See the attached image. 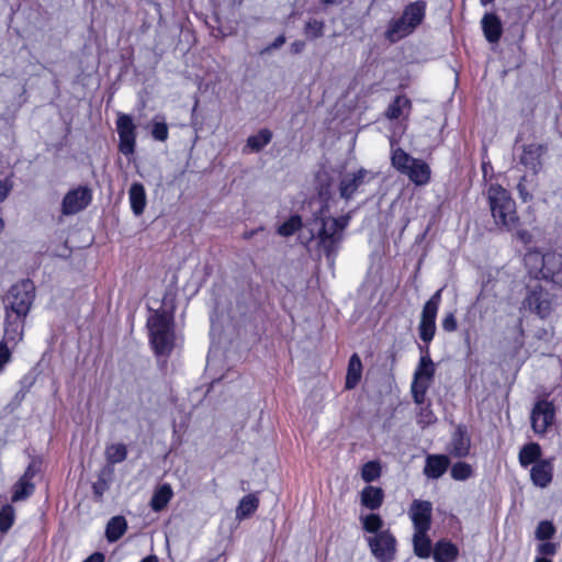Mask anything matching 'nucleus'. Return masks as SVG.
Masks as SVG:
<instances>
[{
    "instance_id": "nucleus-30",
    "label": "nucleus",
    "mask_w": 562,
    "mask_h": 562,
    "mask_svg": "<svg viewBox=\"0 0 562 562\" xmlns=\"http://www.w3.org/2000/svg\"><path fill=\"white\" fill-rule=\"evenodd\" d=\"M414 553L420 559H428L431 554V540L428 531L415 530L413 536Z\"/></svg>"
},
{
    "instance_id": "nucleus-19",
    "label": "nucleus",
    "mask_w": 562,
    "mask_h": 562,
    "mask_svg": "<svg viewBox=\"0 0 562 562\" xmlns=\"http://www.w3.org/2000/svg\"><path fill=\"white\" fill-rule=\"evenodd\" d=\"M546 256L547 252L542 254L537 248L529 249L524 256V265L528 273L537 280L543 278Z\"/></svg>"
},
{
    "instance_id": "nucleus-38",
    "label": "nucleus",
    "mask_w": 562,
    "mask_h": 562,
    "mask_svg": "<svg viewBox=\"0 0 562 562\" xmlns=\"http://www.w3.org/2000/svg\"><path fill=\"white\" fill-rule=\"evenodd\" d=\"M474 474V470L471 464L458 461L456 462L450 470V475L456 481H467L472 477Z\"/></svg>"
},
{
    "instance_id": "nucleus-28",
    "label": "nucleus",
    "mask_w": 562,
    "mask_h": 562,
    "mask_svg": "<svg viewBox=\"0 0 562 562\" xmlns=\"http://www.w3.org/2000/svg\"><path fill=\"white\" fill-rule=\"evenodd\" d=\"M362 376V362L358 353H353L349 358L348 368H347V374H346V381H345V389L346 390H352L355 389Z\"/></svg>"
},
{
    "instance_id": "nucleus-37",
    "label": "nucleus",
    "mask_w": 562,
    "mask_h": 562,
    "mask_svg": "<svg viewBox=\"0 0 562 562\" xmlns=\"http://www.w3.org/2000/svg\"><path fill=\"white\" fill-rule=\"evenodd\" d=\"M325 22L323 20L310 19L305 22L303 33L308 40H317L324 35Z\"/></svg>"
},
{
    "instance_id": "nucleus-8",
    "label": "nucleus",
    "mask_w": 562,
    "mask_h": 562,
    "mask_svg": "<svg viewBox=\"0 0 562 562\" xmlns=\"http://www.w3.org/2000/svg\"><path fill=\"white\" fill-rule=\"evenodd\" d=\"M548 153L549 144L547 142L527 143L520 147L518 160L526 170L532 173V176H538L543 169Z\"/></svg>"
},
{
    "instance_id": "nucleus-31",
    "label": "nucleus",
    "mask_w": 562,
    "mask_h": 562,
    "mask_svg": "<svg viewBox=\"0 0 562 562\" xmlns=\"http://www.w3.org/2000/svg\"><path fill=\"white\" fill-rule=\"evenodd\" d=\"M405 109L408 111L412 109L411 100L404 94L396 95L389 104L385 111V116L389 120H397Z\"/></svg>"
},
{
    "instance_id": "nucleus-48",
    "label": "nucleus",
    "mask_w": 562,
    "mask_h": 562,
    "mask_svg": "<svg viewBox=\"0 0 562 562\" xmlns=\"http://www.w3.org/2000/svg\"><path fill=\"white\" fill-rule=\"evenodd\" d=\"M441 327L446 333H453L458 329V321L454 312H448L441 319Z\"/></svg>"
},
{
    "instance_id": "nucleus-6",
    "label": "nucleus",
    "mask_w": 562,
    "mask_h": 562,
    "mask_svg": "<svg viewBox=\"0 0 562 562\" xmlns=\"http://www.w3.org/2000/svg\"><path fill=\"white\" fill-rule=\"evenodd\" d=\"M442 290L436 291L423 305L418 323V336L423 342H431L436 336V319L441 303Z\"/></svg>"
},
{
    "instance_id": "nucleus-47",
    "label": "nucleus",
    "mask_w": 562,
    "mask_h": 562,
    "mask_svg": "<svg viewBox=\"0 0 562 562\" xmlns=\"http://www.w3.org/2000/svg\"><path fill=\"white\" fill-rule=\"evenodd\" d=\"M559 549V543L551 542L549 540L542 541L537 546V552L540 555L539 558H549L557 554Z\"/></svg>"
},
{
    "instance_id": "nucleus-60",
    "label": "nucleus",
    "mask_w": 562,
    "mask_h": 562,
    "mask_svg": "<svg viewBox=\"0 0 562 562\" xmlns=\"http://www.w3.org/2000/svg\"><path fill=\"white\" fill-rule=\"evenodd\" d=\"M535 562H553V561L551 559H549V558H539V557H537L535 559Z\"/></svg>"
},
{
    "instance_id": "nucleus-34",
    "label": "nucleus",
    "mask_w": 562,
    "mask_h": 562,
    "mask_svg": "<svg viewBox=\"0 0 562 562\" xmlns=\"http://www.w3.org/2000/svg\"><path fill=\"white\" fill-rule=\"evenodd\" d=\"M415 159L401 147L394 149L391 155L392 166L402 173L406 171Z\"/></svg>"
},
{
    "instance_id": "nucleus-21",
    "label": "nucleus",
    "mask_w": 562,
    "mask_h": 562,
    "mask_svg": "<svg viewBox=\"0 0 562 562\" xmlns=\"http://www.w3.org/2000/svg\"><path fill=\"white\" fill-rule=\"evenodd\" d=\"M543 280L562 284V255L549 251L546 256Z\"/></svg>"
},
{
    "instance_id": "nucleus-24",
    "label": "nucleus",
    "mask_w": 562,
    "mask_h": 562,
    "mask_svg": "<svg viewBox=\"0 0 562 562\" xmlns=\"http://www.w3.org/2000/svg\"><path fill=\"white\" fill-rule=\"evenodd\" d=\"M542 449L538 442L531 441L525 443L518 453V461L521 468L535 465L537 462L542 461Z\"/></svg>"
},
{
    "instance_id": "nucleus-55",
    "label": "nucleus",
    "mask_w": 562,
    "mask_h": 562,
    "mask_svg": "<svg viewBox=\"0 0 562 562\" xmlns=\"http://www.w3.org/2000/svg\"><path fill=\"white\" fill-rule=\"evenodd\" d=\"M431 342H423L418 345V350L420 352V358L419 360H426L427 358H430V350H429V346H430Z\"/></svg>"
},
{
    "instance_id": "nucleus-35",
    "label": "nucleus",
    "mask_w": 562,
    "mask_h": 562,
    "mask_svg": "<svg viewBox=\"0 0 562 562\" xmlns=\"http://www.w3.org/2000/svg\"><path fill=\"white\" fill-rule=\"evenodd\" d=\"M258 506L259 499L252 494H247L239 502L237 516L240 518L249 517L257 510Z\"/></svg>"
},
{
    "instance_id": "nucleus-53",
    "label": "nucleus",
    "mask_w": 562,
    "mask_h": 562,
    "mask_svg": "<svg viewBox=\"0 0 562 562\" xmlns=\"http://www.w3.org/2000/svg\"><path fill=\"white\" fill-rule=\"evenodd\" d=\"M305 42L302 40L294 41L290 46V52L293 55H299L305 49Z\"/></svg>"
},
{
    "instance_id": "nucleus-57",
    "label": "nucleus",
    "mask_w": 562,
    "mask_h": 562,
    "mask_svg": "<svg viewBox=\"0 0 562 562\" xmlns=\"http://www.w3.org/2000/svg\"><path fill=\"white\" fill-rule=\"evenodd\" d=\"M105 555L104 553L97 551L90 554L87 559H85L82 562H104Z\"/></svg>"
},
{
    "instance_id": "nucleus-50",
    "label": "nucleus",
    "mask_w": 562,
    "mask_h": 562,
    "mask_svg": "<svg viewBox=\"0 0 562 562\" xmlns=\"http://www.w3.org/2000/svg\"><path fill=\"white\" fill-rule=\"evenodd\" d=\"M11 359V351L8 348L7 344L1 341L0 342V372L3 370L4 366L10 361Z\"/></svg>"
},
{
    "instance_id": "nucleus-58",
    "label": "nucleus",
    "mask_w": 562,
    "mask_h": 562,
    "mask_svg": "<svg viewBox=\"0 0 562 562\" xmlns=\"http://www.w3.org/2000/svg\"><path fill=\"white\" fill-rule=\"evenodd\" d=\"M426 394L427 393H424L423 391H417V390L412 391L414 402L418 405L425 404Z\"/></svg>"
},
{
    "instance_id": "nucleus-15",
    "label": "nucleus",
    "mask_w": 562,
    "mask_h": 562,
    "mask_svg": "<svg viewBox=\"0 0 562 562\" xmlns=\"http://www.w3.org/2000/svg\"><path fill=\"white\" fill-rule=\"evenodd\" d=\"M369 171L359 168L356 172L345 175L339 182V195L341 199L349 201L353 198L358 189L367 182Z\"/></svg>"
},
{
    "instance_id": "nucleus-27",
    "label": "nucleus",
    "mask_w": 562,
    "mask_h": 562,
    "mask_svg": "<svg viewBox=\"0 0 562 562\" xmlns=\"http://www.w3.org/2000/svg\"><path fill=\"white\" fill-rule=\"evenodd\" d=\"M128 525L124 516L110 518L105 527V538L110 543L119 541L127 531Z\"/></svg>"
},
{
    "instance_id": "nucleus-63",
    "label": "nucleus",
    "mask_w": 562,
    "mask_h": 562,
    "mask_svg": "<svg viewBox=\"0 0 562 562\" xmlns=\"http://www.w3.org/2000/svg\"><path fill=\"white\" fill-rule=\"evenodd\" d=\"M494 0H480L481 4L483 5H487L490 3H492Z\"/></svg>"
},
{
    "instance_id": "nucleus-43",
    "label": "nucleus",
    "mask_w": 562,
    "mask_h": 562,
    "mask_svg": "<svg viewBox=\"0 0 562 562\" xmlns=\"http://www.w3.org/2000/svg\"><path fill=\"white\" fill-rule=\"evenodd\" d=\"M109 479L105 477L104 471H102L95 482L92 484V493L95 502H102L104 493L109 490Z\"/></svg>"
},
{
    "instance_id": "nucleus-3",
    "label": "nucleus",
    "mask_w": 562,
    "mask_h": 562,
    "mask_svg": "<svg viewBox=\"0 0 562 562\" xmlns=\"http://www.w3.org/2000/svg\"><path fill=\"white\" fill-rule=\"evenodd\" d=\"M35 285L31 280L13 285L4 297L5 334H18L22 318L29 313L34 300Z\"/></svg>"
},
{
    "instance_id": "nucleus-12",
    "label": "nucleus",
    "mask_w": 562,
    "mask_h": 562,
    "mask_svg": "<svg viewBox=\"0 0 562 562\" xmlns=\"http://www.w3.org/2000/svg\"><path fill=\"white\" fill-rule=\"evenodd\" d=\"M347 225V216L331 218L329 228H327V220H322V227L318 232V239L327 257H329L336 250V244L340 240V236H336V233L344 231Z\"/></svg>"
},
{
    "instance_id": "nucleus-23",
    "label": "nucleus",
    "mask_w": 562,
    "mask_h": 562,
    "mask_svg": "<svg viewBox=\"0 0 562 562\" xmlns=\"http://www.w3.org/2000/svg\"><path fill=\"white\" fill-rule=\"evenodd\" d=\"M432 557L436 562H453L459 557V548L450 540L441 539L436 542Z\"/></svg>"
},
{
    "instance_id": "nucleus-2",
    "label": "nucleus",
    "mask_w": 562,
    "mask_h": 562,
    "mask_svg": "<svg viewBox=\"0 0 562 562\" xmlns=\"http://www.w3.org/2000/svg\"><path fill=\"white\" fill-rule=\"evenodd\" d=\"M487 203L494 224L499 229L513 232L521 225L516 201L502 184H490L487 188Z\"/></svg>"
},
{
    "instance_id": "nucleus-33",
    "label": "nucleus",
    "mask_w": 562,
    "mask_h": 562,
    "mask_svg": "<svg viewBox=\"0 0 562 562\" xmlns=\"http://www.w3.org/2000/svg\"><path fill=\"white\" fill-rule=\"evenodd\" d=\"M360 520L362 524V529L368 533H372L374 536L384 530L382 529L384 521L379 514L370 513L366 516H361Z\"/></svg>"
},
{
    "instance_id": "nucleus-11",
    "label": "nucleus",
    "mask_w": 562,
    "mask_h": 562,
    "mask_svg": "<svg viewBox=\"0 0 562 562\" xmlns=\"http://www.w3.org/2000/svg\"><path fill=\"white\" fill-rule=\"evenodd\" d=\"M119 134V150L125 155H133L136 147V126L131 115L120 113L116 119Z\"/></svg>"
},
{
    "instance_id": "nucleus-44",
    "label": "nucleus",
    "mask_w": 562,
    "mask_h": 562,
    "mask_svg": "<svg viewBox=\"0 0 562 562\" xmlns=\"http://www.w3.org/2000/svg\"><path fill=\"white\" fill-rule=\"evenodd\" d=\"M14 521V509L11 505H3L0 508V531L7 532Z\"/></svg>"
},
{
    "instance_id": "nucleus-22",
    "label": "nucleus",
    "mask_w": 562,
    "mask_h": 562,
    "mask_svg": "<svg viewBox=\"0 0 562 562\" xmlns=\"http://www.w3.org/2000/svg\"><path fill=\"white\" fill-rule=\"evenodd\" d=\"M416 186H425L430 181L431 170L427 162L416 158L404 172Z\"/></svg>"
},
{
    "instance_id": "nucleus-14",
    "label": "nucleus",
    "mask_w": 562,
    "mask_h": 562,
    "mask_svg": "<svg viewBox=\"0 0 562 562\" xmlns=\"http://www.w3.org/2000/svg\"><path fill=\"white\" fill-rule=\"evenodd\" d=\"M432 506L428 501L415 499L411 505V519L415 530L429 531Z\"/></svg>"
},
{
    "instance_id": "nucleus-51",
    "label": "nucleus",
    "mask_w": 562,
    "mask_h": 562,
    "mask_svg": "<svg viewBox=\"0 0 562 562\" xmlns=\"http://www.w3.org/2000/svg\"><path fill=\"white\" fill-rule=\"evenodd\" d=\"M286 38H285V35L284 34H280L278 35L272 43H270L267 47H265L262 50H261V54H265V53H268L272 49H278L280 48L281 46L284 45Z\"/></svg>"
},
{
    "instance_id": "nucleus-41",
    "label": "nucleus",
    "mask_w": 562,
    "mask_h": 562,
    "mask_svg": "<svg viewBox=\"0 0 562 562\" xmlns=\"http://www.w3.org/2000/svg\"><path fill=\"white\" fill-rule=\"evenodd\" d=\"M436 368L431 358H427L426 360H419L418 366L414 372V376L416 379H425L431 381L435 376Z\"/></svg>"
},
{
    "instance_id": "nucleus-42",
    "label": "nucleus",
    "mask_w": 562,
    "mask_h": 562,
    "mask_svg": "<svg viewBox=\"0 0 562 562\" xmlns=\"http://www.w3.org/2000/svg\"><path fill=\"white\" fill-rule=\"evenodd\" d=\"M557 532V528L551 520H541L535 531V537L539 541L550 540Z\"/></svg>"
},
{
    "instance_id": "nucleus-64",
    "label": "nucleus",
    "mask_w": 562,
    "mask_h": 562,
    "mask_svg": "<svg viewBox=\"0 0 562 562\" xmlns=\"http://www.w3.org/2000/svg\"><path fill=\"white\" fill-rule=\"evenodd\" d=\"M3 227H4V222L2 218H0V233L2 232Z\"/></svg>"
},
{
    "instance_id": "nucleus-61",
    "label": "nucleus",
    "mask_w": 562,
    "mask_h": 562,
    "mask_svg": "<svg viewBox=\"0 0 562 562\" xmlns=\"http://www.w3.org/2000/svg\"><path fill=\"white\" fill-rule=\"evenodd\" d=\"M490 165V162H483L482 164V171H483V175L484 177L486 176L487 173V166Z\"/></svg>"
},
{
    "instance_id": "nucleus-16",
    "label": "nucleus",
    "mask_w": 562,
    "mask_h": 562,
    "mask_svg": "<svg viewBox=\"0 0 562 562\" xmlns=\"http://www.w3.org/2000/svg\"><path fill=\"white\" fill-rule=\"evenodd\" d=\"M554 465L552 459H543L530 469V481L540 488L548 487L553 480Z\"/></svg>"
},
{
    "instance_id": "nucleus-18",
    "label": "nucleus",
    "mask_w": 562,
    "mask_h": 562,
    "mask_svg": "<svg viewBox=\"0 0 562 562\" xmlns=\"http://www.w3.org/2000/svg\"><path fill=\"white\" fill-rule=\"evenodd\" d=\"M484 37L488 43L499 42L503 35V24L499 16L494 12H487L481 20Z\"/></svg>"
},
{
    "instance_id": "nucleus-10",
    "label": "nucleus",
    "mask_w": 562,
    "mask_h": 562,
    "mask_svg": "<svg viewBox=\"0 0 562 562\" xmlns=\"http://www.w3.org/2000/svg\"><path fill=\"white\" fill-rule=\"evenodd\" d=\"M93 199L92 190L88 186H78L70 189L63 199L61 213L74 215L87 209Z\"/></svg>"
},
{
    "instance_id": "nucleus-32",
    "label": "nucleus",
    "mask_w": 562,
    "mask_h": 562,
    "mask_svg": "<svg viewBox=\"0 0 562 562\" xmlns=\"http://www.w3.org/2000/svg\"><path fill=\"white\" fill-rule=\"evenodd\" d=\"M271 139L272 132L269 128H261L257 134L247 138V147H249L251 151L259 153Z\"/></svg>"
},
{
    "instance_id": "nucleus-36",
    "label": "nucleus",
    "mask_w": 562,
    "mask_h": 562,
    "mask_svg": "<svg viewBox=\"0 0 562 562\" xmlns=\"http://www.w3.org/2000/svg\"><path fill=\"white\" fill-rule=\"evenodd\" d=\"M303 225L302 217L299 214L291 215L278 227V234L283 237H289L301 229Z\"/></svg>"
},
{
    "instance_id": "nucleus-20",
    "label": "nucleus",
    "mask_w": 562,
    "mask_h": 562,
    "mask_svg": "<svg viewBox=\"0 0 562 562\" xmlns=\"http://www.w3.org/2000/svg\"><path fill=\"white\" fill-rule=\"evenodd\" d=\"M384 497V491L381 487L368 484L360 492V504L362 507L374 512L381 508Z\"/></svg>"
},
{
    "instance_id": "nucleus-40",
    "label": "nucleus",
    "mask_w": 562,
    "mask_h": 562,
    "mask_svg": "<svg viewBox=\"0 0 562 562\" xmlns=\"http://www.w3.org/2000/svg\"><path fill=\"white\" fill-rule=\"evenodd\" d=\"M382 474V468L379 461H368L361 468V477L366 483L378 480Z\"/></svg>"
},
{
    "instance_id": "nucleus-1",
    "label": "nucleus",
    "mask_w": 562,
    "mask_h": 562,
    "mask_svg": "<svg viewBox=\"0 0 562 562\" xmlns=\"http://www.w3.org/2000/svg\"><path fill=\"white\" fill-rule=\"evenodd\" d=\"M148 340L157 357H169L175 349V316L171 311L155 310L147 318Z\"/></svg>"
},
{
    "instance_id": "nucleus-4",
    "label": "nucleus",
    "mask_w": 562,
    "mask_h": 562,
    "mask_svg": "<svg viewBox=\"0 0 562 562\" xmlns=\"http://www.w3.org/2000/svg\"><path fill=\"white\" fill-rule=\"evenodd\" d=\"M427 12V2L416 0L406 4L401 16L392 19L385 31V38L390 43H396L411 34L424 22Z\"/></svg>"
},
{
    "instance_id": "nucleus-54",
    "label": "nucleus",
    "mask_w": 562,
    "mask_h": 562,
    "mask_svg": "<svg viewBox=\"0 0 562 562\" xmlns=\"http://www.w3.org/2000/svg\"><path fill=\"white\" fill-rule=\"evenodd\" d=\"M11 190V184L8 180L0 181V202L7 199Z\"/></svg>"
},
{
    "instance_id": "nucleus-13",
    "label": "nucleus",
    "mask_w": 562,
    "mask_h": 562,
    "mask_svg": "<svg viewBox=\"0 0 562 562\" xmlns=\"http://www.w3.org/2000/svg\"><path fill=\"white\" fill-rule=\"evenodd\" d=\"M471 451V436L469 435L465 425H458L452 435L449 443L447 445V452L449 456L463 459L470 454Z\"/></svg>"
},
{
    "instance_id": "nucleus-26",
    "label": "nucleus",
    "mask_w": 562,
    "mask_h": 562,
    "mask_svg": "<svg viewBox=\"0 0 562 562\" xmlns=\"http://www.w3.org/2000/svg\"><path fill=\"white\" fill-rule=\"evenodd\" d=\"M172 497V487L170 486V484L164 483L154 491V494L149 502L150 508L155 513H160L168 506Z\"/></svg>"
},
{
    "instance_id": "nucleus-25",
    "label": "nucleus",
    "mask_w": 562,
    "mask_h": 562,
    "mask_svg": "<svg viewBox=\"0 0 562 562\" xmlns=\"http://www.w3.org/2000/svg\"><path fill=\"white\" fill-rule=\"evenodd\" d=\"M128 199L131 210L134 213V215L140 216L144 213L147 204L146 191L143 183H132L128 190Z\"/></svg>"
},
{
    "instance_id": "nucleus-49",
    "label": "nucleus",
    "mask_w": 562,
    "mask_h": 562,
    "mask_svg": "<svg viewBox=\"0 0 562 562\" xmlns=\"http://www.w3.org/2000/svg\"><path fill=\"white\" fill-rule=\"evenodd\" d=\"M527 181V176L524 175L520 177L519 182L517 184V191L519 194V198L522 200V202H528L532 199V194L527 189L525 182Z\"/></svg>"
},
{
    "instance_id": "nucleus-46",
    "label": "nucleus",
    "mask_w": 562,
    "mask_h": 562,
    "mask_svg": "<svg viewBox=\"0 0 562 562\" xmlns=\"http://www.w3.org/2000/svg\"><path fill=\"white\" fill-rule=\"evenodd\" d=\"M151 136L155 140L166 142L169 136V128L165 121H154L151 125Z\"/></svg>"
},
{
    "instance_id": "nucleus-9",
    "label": "nucleus",
    "mask_w": 562,
    "mask_h": 562,
    "mask_svg": "<svg viewBox=\"0 0 562 562\" xmlns=\"http://www.w3.org/2000/svg\"><path fill=\"white\" fill-rule=\"evenodd\" d=\"M555 406L552 401L538 400L530 414L531 428L535 434L544 436L548 429L554 424Z\"/></svg>"
},
{
    "instance_id": "nucleus-62",
    "label": "nucleus",
    "mask_w": 562,
    "mask_h": 562,
    "mask_svg": "<svg viewBox=\"0 0 562 562\" xmlns=\"http://www.w3.org/2000/svg\"><path fill=\"white\" fill-rule=\"evenodd\" d=\"M323 2L326 3V4H334V3L341 2V0H323Z\"/></svg>"
},
{
    "instance_id": "nucleus-59",
    "label": "nucleus",
    "mask_w": 562,
    "mask_h": 562,
    "mask_svg": "<svg viewBox=\"0 0 562 562\" xmlns=\"http://www.w3.org/2000/svg\"><path fill=\"white\" fill-rule=\"evenodd\" d=\"M139 562H159V560L157 555L150 554L142 559Z\"/></svg>"
},
{
    "instance_id": "nucleus-52",
    "label": "nucleus",
    "mask_w": 562,
    "mask_h": 562,
    "mask_svg": "<svg viewBox=\"0 0 562 562\" xmlns=\"http://www.w3.org/2000/svg\"><path fill=\"white\" fill-rule=\"evenodd\" d=\"M429 383H430V381H428V380L416 379L414 376V380H413V383H412V391L417 390V391H423L424 393H427V390L429 387Z\"/></svg>"
},
{
    "instance_id": "nucleus-56",
    "label": "nucleus",
    "mask_w": 562,
    "mask_h": 562,
    "mask_svg": "<svg viewBox=\"0 0 562 562\" xmlns=\"http://www.w3.org/2000/svg\"><path fill=\"white\" fill-rule=\"evenodd\" d=\"M516 236L520 241H522L524 244H528L531 241V234L528 231L518 228H516Z\"/></svg>"
},
{
    "instance_id": "nucleus-5",
    "label": "nucleus",
    "mask_w": 562,
    "mask_h": 562,
    "mask_svg": "<svg viewBox=\"0 0 562 562\" xmlns=\"http://www.w3.org/2000/svg\"><path fill=\"white\" fill-rule=\"evenodd\" d=\"M555 299V294L537 284L527 291L522 305L539 318L547 319L554 311Z\"/></svg>"
},
{
    "instance_id": "nucleus-45",
    "label": "nucleus",
    "mask_w": 562,
    "mask_h": 562,
    "mask_svg": "<svg viewBox=\"0 0 562 562\" xmlns=\"http://www.w3.org/2000/svg\"><path fill=\"white\" fill-rule=\"evenodd\" d=\"M436 415L430 407V403L422 405L417 413V424L422 427L429 426L436 422Z\"/></svg>"
},
{
    "instance_id": "nucleus-39",
    "label": "nucleus",
    "mask_w": 562,
    "mask_h": 562,
    "mask_svg": "<svg viewBox=\"0 0 562 562\" xmlns=\"http://www.w3.org/2000/svg\"><path fill=\"white\" fill-rule=\"evenodd\" d=\"M105 454L109 463H120L126 459L127 448L124 443H113L106 448Z\"/></svg>"
},
{
    "instance_id": "nucleus-29",
    "label": "nucleus",
    "mask_w": 562,
    "mask_h": 562,
    "mask_svg": "<svg viewBox=\"0 0 562 562\" xmlns=\"http://www.w3.org/2000/svg\"><path fill=\"white\" fill-rule=\"evenodd\" d=\"M33 465L32 463L27 467L24 475L20 479V481L14 485V492L12 495L13 502H19L27 497L32 494L33 484L30 482L33 477Z\"/></svg>"
},
{
    "instance_id": "nucleus-7",
    "label": "nucleus",
    "mask_w": 562,
    "mask_h": 562,
    "mask_svg": "<svg viewBox=\"0 0 562 562\" xmlns=\"http://www.w3.org/2000/svg\"><path fill=\"white\" fill-rule=\"evenodd\" d=\"M367 543L371 554L379 562H393L397 553V540L390 529H384L378 535L367 537Z\"/></svg>"
},
{
    "instance_id": "nucleus-17",
    "label": "nucleus",
    "mask_w": 562,
    "mask_h": 562,
    "mask_svg": "<svg viewBox=\"0 0 562 562\" xmlns=\"http://www.w3.org/2000/svg\"><path fill=\"white\" fill-rule=\"evenodd\" d=\"M450 465L447 454H428L425 460L424 474L431 480L441 477Z\"/></svg>"
}]
</instances>
